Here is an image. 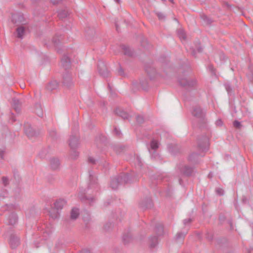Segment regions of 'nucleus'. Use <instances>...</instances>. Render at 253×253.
Here are the masks:
<instances>
[{"instance_id": "nucleus-1", "label": "nucleus", "mask_w": 253, "mask_h": 253, "mask_svg": "<svg viewBox=\"0 0 253 253\" xmlns=\"http://www.w3.org/2000/svg\"><path fill=\"white\" fill-rule=\"evenodd\" d=\"M178 82L181 86L186 89L194 88L197 84V81L195 79L189 78L186 77H179Z\"/></svg>"}, {"instance_id": "nucleus-2", "label": "nucleus", "mask_w": 253, "mask_h": 253, "mask_svg": "<svg viewBox=\"0 0 253 253\" xmlns=\"http://www.w3.org/2000/svg\"><path fill=\"white\" fill-rule=\"evenodd\" d=\"M191 113L192 115L199 119L202 124H206L207 121L205 119V112L203 110L200 106L196 105L193 107Z\"/></svg>"}, {"instance_id": "nucleus-3", "label": "nucleus", "mask_w": 253, "mask_h": 253, "mask_svg": "<svg viewBox=\"0 0 253 253\" xmlns=\"http://www.w3.org/2000/svg\"><path fill=\"white\" fill-rule=\"evenodd\" d=\"M89 183L88 185V190L90 189H93L95 191L99 190V186L97 182V178L95 173L92 170L89 171Z\"/></svg>"}, {"instance_id": "nucleus-4", "label": "nucleus", "mask_w": 253, "mask_h": 253, "mask_svg": "<svg viewBox=\"0 0 253 253\" xmlns=\"http://www.w3.org/2000/svg\"><path fill=\"white\" fill-rule=\"evenodd\" d=\"M198 148L202 152L208 150L209 147V139L208 136L203 135L197 140Z\"/></svg>"}, {"instance_id": "nucleus-5", "label": "nucleus", "mask_w": 253, "mask_h": 253, "mask_svg": "<svg viewBox=\"0 0 253 253\" xmlns=\"http://www.w3.org/2000/svg\"><path fill=\"white\" fill-rule=\"evenodd\" d=\"M62 84L66 88L72 87L74 85L73 78L71 72L66 71L63 75Z\"/></svg>"}, {"instance_id": "nucleus-6", "label": "nucleus", "mask_w": 253, "mask_h": 253, "mask_svg": "<svg viewBox=\"0 0 253 253\" xmlns=\"http://www.w3.org/2000/svg\"><path fill=\"white\" fill-rule=\"evenodd\" d=\"M9 236V244L12 249H15L20 245V239L12 231L7 233Z\"/></svg>"}, {"instance_id": "nucleus-7", "label": "nucleus", "mask_w": 253, "mask_h": 253, "mask_svg": "<svg viewBox=\"0 0 253 253\" xmlns=\"http://www.w3.org/2000/svg\"><path fill=\"white\" fill-rule=\"evenodd\" d=\"M69 145L71 150L77 149L80 145L79 136L77 134L71 135L69 140Z\"/></svg>"}, {"instance_id": "nucleus-8", "label": "nucleus", "mask_w": 253, "mask_h": 253, "mask_svg": "<svg viewBox=\"0 0 253 253\" xmlns=\"http://www.w3.org/2000/svg\"><path fill=\"white\" fill-rule=\"evenodd\" d=\"M98 70L99 74L104 77H107L109 71L106 64L103 60H99L97 64Z\"/></svg>"}, {"instance_id": "nucleus-9", "label": "nucleus", "mask_w": 253, "mask_h": 253, "mask_svg": "<svg viewBox=\"0 0 253 253\" xmlns=\"http://www.w3.org/2000/svg\"><path fill=\"white\" fill-rule=\"evenodd\" d=\"M11 18L12 22L17 25L25 24L24 17L23 15L20 13H16L13 14L12 15Z\"/></svg>"}, {"instance_id": "nucleus-10", "label": "nucleus", "mask_w": 253, "mask_h": 253, "mask_svg": "<svg viewBox=\"0 0 253 253\" xmlns=\"http://www.w3.org/2000/svg\"><path fill=\"white\" fill-rule=\"evenodd\" d=\"M139 205L142 209L146 210L150 209L153 207V202L151 198H147L144 200L141 201Z\"/></svg>"}, {"instance_id": "nucleus-11", "label": "nucleus", "mask_w": 253, "mask_h": 253, "mask_svg": "<svg viewBox=\"0 0 253 253\" xmlns=\"http://www.w3.org/2000/svg\"><path fill=\"white\" fill-rule=\"evenodd\" d=\"M24 131L26 135L29 138L33 137L37 135L36 132L33 128L31 127V125L28 124H25Z\"/></svg>"}, {"instance_id": "nucleus-12", "label": "nucleus", "mask_w": 253, "mask_h": 253, "mask_svg": "<svg viewBox=\"0 0 253 253\" xmlns=\"http://www.w3.org/2000/svg\"><path fill=\"white\" fill-rule=\"evenodd\" d=\"M179 169L182 174L187 176H190L193 171V169L192 167L186 165L180 167Z\"/></svg>"}, {"instance_id": "nucleus-13", "label": "nucleus", "mask_w": 253, "mask_h": 253, "mask_svg": "<svg viewBox=\"0 0 253 253\" xmlns=\"http://www.w3.org/2000/svg\"><path fill=\"white\" fill-rule=\"evenodd\" d=\"M62 66L65 68V70L70 67V59L68 56L64 55L63 56L61 59Z\"/></svg>"}, {"instance_id": "nucleus-14", "label": "nucleus", "mask_w": 253, "mask_h": 253, "mask_svg": "<svg viewBox=\"0 0 253 253\" xmlns=\"http://www.w3.org/2000/svg\"><path fill=\"white\" fill-rule=\"evenodd\" d=\"M21 105V102L20 101V100L18 99L14 98L12 99V108L15 110V111L17 113H19L20 112Z\"/></svg>"}, {"instance_id": "nucleus-15", "label": "nucleus", "mask_w": 253, "mask_h": 253, "mask_svg": "<svg viewBox=\"0 0 253 253\" xmlns=\"http://www.w3.org/2000/svg\"><path fill=\"white\" fill-rule=\"evenodd\" d=\"M50 166L52 169L56 170L59 169L60 162L58 158H53L50 160Z\"/></svg>"}, {"instance_id": "nucleus-16", "label": "nucleus", "mask_w": 253, "mask_h": 253, "mask_svg": "<svg viewBox=\"0 0 253 253\" xmlns=\"http://www.w3.org/2000/svg\"><path fill=\"white\" fill-rule=\"evenodd\" d=\"M120 184L122 183L118 176L111 179L110 185L112 189H117Z\"/></svg>"}, {"instance_id": "nucleus-17", "label": "nucleus", "mask_w": 253, "mask_h": 253, "mask_svg": "<svg viewBox=\"0 0 253 253\" xmlns=\"http://www.w3.org/2000/svg\"><path fill=\"white\" fill-rule=\"evenodd\" d=\"M118 177L120 179V180L121 181L122 184L127 183L132 181L130 180L129 178V175L127 173L121 174Z\"/></svg>"}, {"instance_id": "nucleus-18", "label": "nucleus", "mask_w": 253, "mask_h": 253, "mask_svg": "<svg viewBox=\"0 0 253 253\" xmlns=\"http://www.w3.org/2000/svg\"><path fill=\"white\" fill-rule=\"evenodd\" d=\"M58 87V83L55 80L51 81L46 86V88L50 91L56 89Z\"/></svg>"}, {"instance_id": "nucleus-19", "label": "nucleus", "mask_w": 253, "mask_h": 253, "mask_svg": "<svg viewBox=\"0 0 253 253\" xmlns=\"http://www.w3.org/2000/svg\"><path fill=\"white\" fill-rule=\"evenodd\" d=\"M115 113L117 115L122 117L124 120H128L130 117L129 115L126 112L121 109L118 108L116 109Z\"/></svg>"}, {"instance_id": "nucleus-20", "label": "nucleus", "mask_w": 253, "mask_h": 253, "mask_svg": "<svg viewBox=\"0 0 253 253\" xmlns=\"http://www.w3.org/2000/svg\"><path fill=\"white\" fill-rule=\"evenodd\" d=\"M132 241V236L129 231L124 233L123 236V241L125 245H126Z\"/></svg>"}, {"instance_id": "nucleus-21", "label": "nucleus", "mask_w": 253, "mask_h": 253, "mask_svg": "<svg viewBox=\"0 0 253 253\" xmlns=\"http://www.w3.org/2000/svg\"><path fill=\"white\" fill-rule=\"evenodd\" d=\"M17 216L14 212H12L8 216V223L10 225H14L17 221Z\"/></svg>"}, {"instance_id": "nucleus-22", "label": "nucleus", "mask_w": 253, "mask_h": 253, "mask_svg": "<svg viewBox=\"0 0 253 253\" xmlns=\"http://www.w3.org/2000/svg\"><path fill=\"white\" fill-rule=\"evenodd\" d=\"M199 156V154L197 153H192L189 156V161L192 163L197 164L198 163Z\"/></svg>"}, {"instance_id": "nucleus-23", "label": "nucleus", "mask_w": 253, "mask_h": 253, "mask_svg": "<svg viewBox=\"0 0 253 253\" xmlns=\"http://www.w3.org/2000/svg\"><path fill=\"white\" fill-rule=\"evenodd\" d=\"M145 71L151 79L155 77L156 74V71L155 68L151 67H147L145 68Z\"/></svg>"}, {"instance_id": "nucleus-24", "label": "nucleus", "mask_w": 253, "mask_h": 253, "mask_svg": "<svg viewBox=\"0 0 253 253\" xmlns=\"http://www.w3.org/2000/svg\"><path fill=\"white\" fill-rule=\"evenodd\" d=\"M66 202L64 199L57 200L54 203V207L56 210L62 209Z\"/></svg>"}, {"instance_id": "nucleus-25", "label": "nucleus", "mask_w": 253, "mask_h": 253, "mask_svg": "<svg viewBox=\"0 0 253 253\" xmlns=\"http://www.w3.org/2000/svg\"><path fill=\"white\" fill-rule=\"evenodd\" d=\"M25 29L23 26H20L16 29V36L18 38L23 39L25 34Z\"/></svg>"}, {"instance_id": "nucleus-26", "label": "nucleus", "mask_w": 253, "mask_h": 253, "mask_svg": "<svg viewBox=\"0 0 253 253\" xmlns=\"http://www.w3.org/2000/svg\"><path fill=\"white\" fill-rule=\"evenodd\" d=\"M177 34L181 41H186L187 39L186 34L183 29H178L177 30Z\"/></svg>"}, {"instance_id": "nucleus-27", "label": "nucleus", "mask_w": 253, "mask_h": 253, "mask_svg": "<svg viewBox=\"0 0 253 253\" xmlns=\"http://www.w3.org/2000/svg\"><path fill=\"white\" fill-rule=\"evenodd\" d=\"M35 113L39 117H43L44 113L41 104H36Z\"/></svg>"}, {"instance_id": "nucleus-28", "label": "nucleus", "mask_w": 253, "mask_h": 253, "mask_svg": "<svg viewBox=\"0 0 253 253\" xmlns=\"http://www.w3.org/2000/svg\"><path fill=\"white\" fill-rule=\"evenodd\" d=\"M122 48L124 51V54L128 56H132L133 55V52L131 49L125 45L122 46Z\"/></svg>"}, {"instance_id": "nucleus-29", "label": "nucleus", "mask_w": 253, "mask_h": 253, "mask_svg": "<svg viewBox=\"0 0 253 253\" xmlns=\"http://www.w3.org/2000/svg\"><path fill=\"white\" fill-rule=\"evenodd\" d=\"M155 232L158 236H161L164 233V227L161 223L157 224L155 227Z\"/></svg>"}, {"instance_id": "nucleus-30", "label": "nucleus", "mask_w": 253, "mask_h": 253, "mask_svg": "<svg viewBox=\"0 0 253 253\" xmlns=\"http://www.w3.org/2000/svg\"><path fill=\"white\" fill-rule=\"evenodd\" d=\"M149 242L150 248H155L158 244V237L155 236L153 237H151L149 238Z\"/></svg>"}, {"instance_id": "nucleus-31", "label": "nucleus", "mask_w": 253, "mask_h": 253, "mask_svg": "<svg viewBox=\"0 0 253 253\" xmlns=\"http://www.w3.org/2000/svg\"><path fill=\"white\" fill-rule=\"evenodd\" d=\"M79 215V210L77 208L72 209L71 212V218L72 219H76Z\"/></svg>"}, {"instance_id": "nucleus-32", "label": "nucleus", "mask_w": 253, "mask_h": 253, "mask_svg": "<svg viewBox=\"0 0 253 253\" xmlns=\"http://www.w3.org/2000/svg\"><path fill=\"white\" fill-rule=\"evenodd\" d=\"M79 198L80 199V200L82 201H84L85 200L88 201L89 202V204H91L94 201V199L93 197H87L85 195H83L82 194H79L78 195Z\"/></svg>"}, {"instance_id": "nucleus-33", "label": "nucleus", "mask_w": 253, "mask_h": 253, "mask_svg": "<svg viewBox=\"0 0 253 253\" xmlns=\"http://www.w3.org/2000/svg\"><path fill=\"white\" fill-rule=\"evenodd\" d=\"M186 234H187V232H178L175 236L176 241H179V242L182 241L184 239Z\"/></svg>"}, {"instance_id": "nucleus-34", "label": "nucleus", "mask_w": 253, "mask_h": 253, "mask_svg": "<svg viewBox=\"0 0 253 253\" xmlns=\"http://www.w3.org/2000/svg\"><path fill=\"white\" fill-rule=\"evenodd\" d=\"M69 12L66 9L61 10L58 11V16L60 19H63L67 17Z\"/></svg>"}, {"instance_id": "nucleus-35", "label": "nucleus", "mask_w": 253, "mask_h": 253, "mask_svg": "<svg viewBox=\"0 0 253 253\" xmlns=\"http://www.w3.org/2000/svg\"><path fill=\"white\" fill-rule=\"evenodd\" d=\"M201 18L203 20L204 24L206 25H209L211 24L212 22V20L205 14L201 15Z\"/></svg>"}, {"instance_id": "nucleus-36", "label": "nucleus", "mask_w": 253, "mask_h": 253, "mask_svg": "<svg viewBox=\"0 0 253 253\" xmlns=\"http://www.w3.org/2000/svg\"><path fill=\"white\" fill-rule=\"evenodd\" d=\"M150 148L151 150L156 151L159 147V143L156 140L153 139L150 142Z\"/></svg>"}, {"instance_id": "nucleus-37", "label": "nucleus", "mask_w": 253, "mask_h": 253, "mask_svg": "<svg viewBox=\"0 0 253 253\" xmlns=\"http://www.w3.org/2000/svg\"><path fill=\"white\" fill-rule=\"evenodd\" d=\"M49 136L50 137L54 140H56L58 137V135L56 132V131L54 129H51L49 132Z\"/></svg>"}, {"instance_id": "nucleus-38", "label": "nucleus", "mask_w": 253, "mask_h": 253, "mask_svg": "<svg viewBox=\"0 0 253 253\" xmlns=\"http://www.w3.org/2000/svg\"><path fill=\"white\" fill-rule=\"evenodd\" d=\"M79 155V153L77 151V149H71L70 152V157L72 159L75 160L76 159Z\"/></svg>"}, {"instance_id": "nucleus-39", "label": "nucleus", "mask_w": 253, "mask_h": 253, "mask_svg": "<svg viewBox=\"0 0 253 253\" xmlns=\"http://www.w3.org/2000/svg\"><path fill=\"white\" fill-rule=\"evenodd\" d=\"M49 215L52 218L55 219L58 217V213L55 209H52L51 211H49Z\"/></svg>"}, {"instance_id": "nucleus-40", "label": "nucleus", "mask_w": 253, "mask_h": 253, "mask_svg": "<svg viewBox=\"0 0 253 253\" xmlns=\"http://www.w3.org/2000/svg\"><path fill=\"white\" fill-rule=\"evenodd\" d=\"M249 70L250 73L248 75V78L251 82H253V65H250L249 67Z\"/></svg>"}, {"instance_id": "nucleus-41", "label": "nucleus", "mask_w": 253, "mask_h": 253, "mask_svg": "<svg viewBox=\"0 0 253 253\" xmlns=\"http://www.w3.org/2000/svg\"><path fill=\"white\" fill-rule=\"evenodd\" d=\"M52 42L55 46L58 47L60 42V39L57 37V35L53 38Z\"/></svg>"}, {"instance_id": "nucleus-42", "label": "nucleus", "mask_w": 253, "mask_h": 253, "mask_svg": "<svg viewBox=\"0 0 253 253\" xmlns=\"http://www.w3.org/2000/svg\"><path fill=\"white\" fill-rule=\"evenodd\" d=\"M156 15L158 16V18L160 20H164L166 18V16L164 13L161 12L156 11L155 12Z\"/></svg>"}, {"instance_id": "nucleus-43", "label": "nucleus", "mask_w": 253, "mask_h": 253, "mask_svg": "<svg viewBox=\"0 0 253 253\" xmlns=\"http://www.w3.org/2000/svg\"><path fill=\"white\" fill-rule=\"evenodd\" d=\"M136 122L139 124H142L144 121L143 117L141 115L137 116L136 117Z\"/></svg>"}, {"instance_id": "nucleus-44", "label": "nucleus", "mask_w": 253, "mask_h": 253, "mask_svg": "<svg viewBox=\"0 0 253 253\" xmlns=\"http://www.w3.org/2000/svg\"><path fill=\"white\" fill-rule=\"evenodd\" d=\"M113 225L111 222H107L104 226V228L106 231H108L113 227Z\"/></svg>"}, {"instance_id": "nucleus-45", "label": "nucleus", "mask_w": 253, "mask_h": 253, "mask_svg": "<svg viewBox=\"0 0 253 253\" xmlns=\"http://www.w3.org/2000/svg\"><path fill=\"white\" fill-rule=\"evenodd\" d=\"M114 134L118 137H121L122 136V133L117 127H115L114 129Z\"/></svg>"}, {"instance_id": "nucleus-46", "label": "nucleus", "mask_w": 253, "mask_h": 253, "mask_svg": "<svg viewBox=\"0 0 253 253\" xmlns=\"http://www.w3.org/2000/svg\"><path fill=\"white\" fill-rule=\"evenodd\" d=\"M225 87L228 93H230L232 90L231 85L229 84H224Z\"/></svg>"}, {"instance_id": "nucleus-47", "label": "nucleus", "mask_w": 253, "mask_h": 253, "mask_svg": "<svg viewBox=\"0 0 253 253\" xmlns=\"http://www.w3.org/2000/svg\"><path fill=\"white\" fill-rule=\"evenodd\" d=\"M2 183L4 186H7L9 183L8 179L7 177L3 176L2 178Z\"/></svg>"}, {"instance_id": "nucleus-48", "label": "nucleus", "mask_w": 253, "mask_h": 253, "mask_svg": "<svg viewBox=\"0 0 253 253\" xmlns=\"http://www.w3.org/2000/svg\"><path fill=\"white\" fill-rule=\"evenodd\" d=\"M8 196V192L6 190H3L0 192V196L3 198L7 197Z\"/></svg>"}, {"instance_id": "nucleus-49", "label": "nucleus", "mask_w": 253, "mask_h": 253, "mask_svg": "<svg viewBox=\"0 0 253 253\" xmlns=\"http://www.w3.org/2000/svg\"><path fill=\"white\" fill-rule=\"evenodd\" d=\"M233 126L235 127L239 128L241 126V123L238 121H235L233 122Z\"/></svg>"}, {"instance_id": "nucleus-50", "label": "nucleus", "mask_w": 253, "mask_h": 253, "mask_svg": "<svg viewBox=\"0 0 253 253\" xmlns=\"http://www.w3.org/2000/svg\"><path fill=\"white\" fill-rule=\"evenodd\" d=\"M192 221V219L191 218H187V219H185L184 220H183V223L184 224V225H189V224H190V223Z\"/></svg>"}, {"instance_id": "nucleus-51", "label": "nucleus", "mask_w": 253, "mask_h": 253, "mask_svg": "<svg viewBox=\"0 0 253 253\" xmlns=\"http://www.w3.org/2000/svg\"><path fill=\"white\" fill-rule=\"evenodd\" d=\"M216 192L219 196H222L224 194V190L221 188H217L216 190Z\"/></svg>"}, {"instance_id": "nucleus-52", "label": "nucleus", "mask_w": 253, "mask_h": 253, "mask_svg": "<svg viewBox=\"0 0 253 253\" xmlns=\"http://www.w3.org/2000/svg\"><path fill=\"white\" fill-rule=\"evenodd\" d=\"M213 235L212 234H210L209 233H208L207 234H206V238L207 239V240H208L209 241H211L213 239Z\"/></svg>"}, {"instance_id": "nucleus-53", "label": "nucleus", "mask_w": 253, "mask_h": 253, "mask_svg": "<svg viewBox=\"0 0 253 253\" xmlns=\"http://www.w3.org/2000/svg\"><path fill=\"white\" fill-rule=\"evenodd\" d=\"M118 74L122 76H124L125 75L124 70L122 67H120L118 70Z\"/></svg>"}, {"instance_id": "nucleus-54", "label": "nucleus", "mask_w": 253, "mask_h": 253, "mask_svg": "<svg viewBox=\"0 0 253 253\" xmlns=\"http://www.w3.org/2000/svg\"><path fill=\"white\" fill-rule=\"evenodd\" d=\"M6 207L7 209L9 211H12L13 210H14L15 209V206H13V205H6Z\"/></svg>"}, {"instance_id": "nucleus-55", "label": "nucleus", "mask_w": 253, "mask_h": 253, "mask_svg": "<svg viewBox=\"0 0 253 253\" xmlns=\"http://www.w3.org/2000/svg\"><path fill=\"white\" fill-rule=\"evenodd\" d=\"M88 161L89 163H91L92 164H94L95 163V160L92 157H89L88 159Z\"/></svg>"}, {"instance_id": "nucleus-56", "label": "nucleus", "mask_w": 253, "mask_h": 253, "mask_svg": "<svg viewBox=\"0 0 253 253\" xmlns=\"http://www.w3.org/2000/svg\"><path fill=\"white\" fill-rule=\"evenodd\" d=\"M216 125L218 126H221L222 125V121L221 119H218L216 122Z\"/></svg>"}, {"instance_id": "nucleus-57", "label": "nucleus", "mask_w": 253, "mask_h": 253, "mask_svg": "<svg viewBox=\"0 0 253 253\" xmlns=\"http://www.w3.org/2000/svg\"><path fill=\"white\" fill-rule=\"evenodd\" d=\"M5 151L3 150L0 149V158L2 159L4 154Z\"/></svg>"}, {"instance_id": "nucleus-58", "label": "nucleus", "mask_w": 253, "mask_h": 253, "mask_svg": "<svg viewBox=\"0 0 253 253\" xmlns=\"http://www.w3.org/2000/svg\"><path fill=\"white\" fill-rule=\"evenodd\" d=\"M62 0H50L53 4H56L61 1Z\"/></svg>"}, {"instance_id": "nucleus-59", "label": "nucleus", "mask_w": 253, "mask_h": 253, "mask_svg": "<svg viewBox=\"0 0 253 253\" xmlns=\"http://www.w3.org/2000/svg\"><path fill=\"white\" fill-rule=\"evenodd\" d=\"M81 253H91L90 251L88 249H84L82 250Z\"/></svg>"}, {"instance_id": "nucleus-60", "label": "nucleus", "mask_w": 253, "mask_h": 253, "mask_svg": "<svg viewBox=\"0 0 253 253\" xmlns=\"http://www.w3.org/2000/svg\"><path fill=\"white\" fill-rule=\"evenodd\" d=\"M10 120H11L12 123H13V122L15 121V119L13 117V113L11 114V117L10 118Z\"/></svg>"}, {"instance_id": "nucleus-61", "label": "nucleus", "mask_w": 253, "mask_h": 253, "mask_svg": "<svg viewBox=\"0 0 253 253\" xmlns=\"http://www.w3.org/2000/svg\"><path fill=\"white\" fill-rule=\"evenodd\" d=\"M45 152H45H46V150H44L42 151V152L41 154H40V155H41V157H42V158H43V157H44V156H45V155H42V153H43V152Z\"/></svg>"}, {"instance_id": "nucleus-62", "label": "nucleus", "mask_w": 253, "mask_h": 253, "mask_svg": "<svg viewBox=\"0 0 253 253\" xmlns=\"http://www.w3.org/2000/svg\"><path fill=\"white\" fill-rule=\"evenodd\" d=\"M197 50L199 52H201L202 51V48L200 47L197 48Z\"/></svg>"}, {"instance_id": "nucleus-63", "label": "nucleus", "mask_w": 253, "mask_h": 253, "mask_svg": "<svg viewBox=\"0 0 253 253\" xmlns=\"http://www.w3.org/2000/svg\"><path fill=\"white\" fill-rule=\"evenodd\" d=\"M179 183L180 185H182V180L181 178H179Z\"/></svg>"}, {"instance_id": "nucleus-64", "label": "nucleus", "mask_w": 253, "mask_h": 253, "mask_svg": "<svg viewBox=\"0 0 253 253\" xmlns=\"http://www.w3.org/2000/svg\"><path fill=\"white\" fill-rule=\"evenodd\" d=\"M115 1L118 2V3H119L121 1V0H115Z\"/></svg>"}]
</instances>
